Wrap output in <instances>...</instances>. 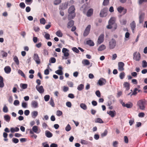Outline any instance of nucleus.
<instances>
[{"label": "nucleus", "instance_id": "603ef678", "mask_svg": "<svg viewBox=\"0 0 147 147\" xmlns=\"http://www.w3.org/2000/svg\"><path fill=\"white\" fill-rule=\"evenodd\" d=\"M50 97V96L49 95H47L45 96L44 97L45 101H48Z\"/></svg>", "mask_w": 147, "mask_h": 147}, {"label": "nucleus", "instance_id": "393cba45", "mask_svg": "<svg viewBox=\"0 0 147 147\" xmlns=\"http://www.w3.org/2000/svg\"><path fill=\"white\" fill-rule=\"evenodd\" d=\"M45 135L48 138H51L53 136L52 133L50 131L47 130L45 131Z\"/></svg>", "mask_w": 147, "mask_h": 147}, {"label": "nucleus", "instance_id": "72a5a7b5", "mask_svg": "<svg viewBox=\"0 0 147 147\" xmlns=\"http://www.w3.org/2000/svg\"><path fill=\"white\" fill-rule=\"evenodd\" d=\"M110 0H104L102 3V5L104 6H107L109 3Z\"/></svg>", "mask_w": 147, "mask_h": 147}, {"label": "nucleus", "instance_id": "79ce46f5", "mask_svg": "<svg viewBox=\"0 0 147 147\" xmlns=\"http://www.w3.org/2000/svg\"><path fill=\"white\" fill-rule=\"evenodd\" d=\"M108 133V131L107 129H105L103 133L101 134V136L102 137H103L107 135Z\"/></svg>", "mask_w": 147, "mask_h": 147}, {"label": "nucleus", "instance_id": "c9c22d12", "mask_svg": "<svg viewBox=\"0 0 147 147\" xmlns=\"http://www.w3.org/2000/svg\"><path fill=\"white\" fill-rule=\"evenodd\" d=\"M32 117L35 118L38 115V112L37 111H34L32 113Z\"/></svg>", "mask_w": 147, "mask_h": 147}, {"label": "nucleus", "instance_id": "0eeeda50", "mask_svg": "<svg viewBox=\"0 0 147 147\" xmlns=\"http://www.w3.org/2000/svg\"><path fill=\"white\" fill-rule=\"evenodd\" d=\"M108 8H105L102 9L100 11V16L101 17H105L107 15V12L108 11Z\"/></svg>", "mask_w": 147, "mask_h": 147}, {"label": "nucleus", "instance_id": "1a4fd4ad", "mask_svg": "<svg viewBox=\"0 0 147 147\" xmlns=\"http://www.w3.org/2000/svg\"><path fill=\"white\" fill-rule=\"evenodd\" d=\"M33 59L35 61L37 64H39L40 63V60L38 54L37 53L34 54Z\"/></svg>", "mask_w": 147, "mask_h": 147}, {"label": "nucleus", "instance_id": "9d476101", "mask_svg": "<svg viewBox=\"0 0 147 147\" xmlns=\"http://www.w3.org/2000/svg\"><path fill=\"white\" fill-rule=\"evenodd\" d=\"M104 35L103 34H101L99 36L97 41V43L100 44L104 41Z\"/></svg>", "mask_w": 147, "mask_h": 147}, {"label": "nucleus", "instance_id": "e433bc0d", "mask_svg": "<svg viewBox=\"0 0 147 147\" xmlns=\"http://www.w3.org/2000/svg\"><path fill=\"white\" fill-rule=\"evenodd\" d=\"M30 134H32V135L31 136V137H34L35 139H36L37 137V136L34 134L33 131L32 130H30Z\"/></svg>", "mask_w": 147, "mask_h": 147}, {"label": "nucleus", "instance_id": "680f3d73", "mask_svg": "<svg viewBox=\"0 0 147 147\" xmlns=\"http://www.w3.org/2000/svg\"><path fill=\"white\" fill-rule=\"evenodd\" d=\"M51 62L52 63H54L56 62V60L54 57H52L50 59Z\"/></svg>", "mask_w": 147, "mask_h": 147}, {"label": "nucleus", "instance_id": "338daca9", "mask_svg": "<svg viewBox=\"0 0 147 147\" xmlns=\"http://www.w3.org/2000/svg\"><path fill=\"white\" fill-rule=\"evenodd\" d=\"M27 104L25 102H23L22 103V107L24 108H26L27 107Z\"/></svg>", "mask_w": 147, "mask_h": 147}, {"label": "nucleus", "instance_id": "f257e3e1", "mask_svg": "<svg viewBox=\"0 0 147 147\" xmlns=\"http://www.w3.org/2000/svg\"><path fill=\"white\" fill-rule=\"evenodd\" d=\"M115 20L116 19L115 17L111 18L109 21L108 25L107 28L109 29L112 28L113 30H116L117 27V25L115 22Z\"/></svg>", "mask_w": 147, "mask_h": 147}, {"label": "nucleus", "instance_id": "c85d7f7f", "mask_svg": "<svg viewBox=\"0 0 147 147\" xmlns=\"http://www.w3.org/2000/svg\"><path fill=\"white\" fill-rule=\"evenodd\" d=\"M86 43L87 45L91 46H94V44L92 41L91 40H87L86 41Z\"/></svg>", "mask_w": 147, "mask_h": 147}, {"label": "nucleus", "instance_id": "dca6fc26", "mask_svg": "<svg viewBox=\"0 0 147 147\" xmlns=\"http://www.w3.org/2000/svg\"><path fill=\"white\" fill-rule=\"evenodd\" d=\"M4 70L5 73L9 74L11 72V67L9 66H7L5 67Z\"/></svg>", "mask_w": 147, "mask_h": 147}, {"label": "nucleus", "instance_id": "f704fd0d", "mask_svg": "<svg viewBox=\"0 0 147 147\" xmlns=\"http://www.w3.org/2000/svg\"><path fill=\"white\" fill-rule=\"evenodd\" d=\"M18 73L24 78H25V76L24 73L20 69H18Z\"/></svg>", "mask_w": 147, "mask_h": 147}, {"label": "nucleus", "instance_id": "0e129e2a", "mask_svg": "<svg viewBox=\"0 0 147 147\" xmlns=\"http://www.w3.org/2000/svg\"><path fill=\"white\" fill-rule=\"evenodd\" d=\"M45 37L47 40H48L50 39V35L48 33H46L45 34Z\"/></svg>", "mask_w": 147, "mask_h": 147}, {"label": "nucleus", "instance_id": "20e7f679", "mask_svg": "<svg viewBox=\"0 0 147 147\" xmlns=\"http://www.w3.org/2000/svg\"><path fill=\"white\" fill-rule=\"evenodd\" d=\"M69 50L67 49L63 48L62 49V52L63 53L64 57H63V58L65 59L68 58V57L69 55L68 53Z\"/></svg>", "mask_w": 147, "mask_h": 147}, {"label": "nucleus", "instance_id": "69168bd1", "mask_svg": "<svg viewBox=\"0 0 147 147\" xmlns=\"http://www.w3.org/2000/svg\"><path fill=\"white\" fill-rule=\"evenodd\" d=\"M144 113L143 112L140 113H139L138 116L139 117H143L144 116Z\"/></svg>", "mask_w": 147, "mask_h": 147}, {"label": "nucleus", "instance_id": "a211bd4d", "mask_svg": "<svg viewBox=\"0 0 147 147\" xmlns=\"http://www.w3.org/2000/svg\"><path fill=\"white\" fill-rule=\"evenodd\" d=\"M130 26L132 31L133 32L134 30L135 29L136 27V24L135 22L133 21L130 24Z\"/></svg>", "mask_w": 147, "mask_h": 147}, {"label": "nucleus", "instance_id": "f8f14e48", "mask_svg": "<svg viewBox=\"0 0 147 147\" xmlns=\"http://www.w3.org/2000/svg\"><path fill=\"white\" fill-rule=\"evenodd\" d=\"M118 69L120 71H122L124 70L123 67L124 66V63L122 62H120L118 63Z\"/></svg>", "mask_w": 147, "mask_h": 147}, {"label": "nucleus", "instance_id": "774afa93", "mask_svg": "<svg viewBox=\"0 0 147 147\" xmlns=\"http://www.w3.org/2000/svg\"><path fill=\"white\" fill-rule=\"evenodd\" d=\"M47 142H45L42 143V145L43 147H49V146L48 144H47Z\"/></svg>", "mask_w": 147, "mask_h": 147}, {"label": "nucleus", "instance_id": "bf43d9fd", "mask_svg": "<svg viewBox=\"0 0 147 147\" xmlns=\"http://www.w3.org/2000/svg\"><path fill=\"white\" fill-rule=\"evenodd\" d=\"M63 114L62 112L60 111H57L56 112V115L58 116H59Z\"/></svg>", "mask_w": 147, "mask_h": 147}, {"label": "nucleus", "instance_id": "b1692460", "mask_svg": "<svg viewBox=\"0 0 147 147\" xmlns=\"http://www.w3.org/2000/svg\"><path fill=\"white\" fill-rule=\"evenodd\" d=\"M107 113L112 117H114L116 114V112L115 111H110L109 112H107Z\"/></svg>", "mask_w": 147, "mask_h": 147}, {"label": "nucleus", "instance_id": "4d7b16f0", "mask_svg": "<svg viewBox=\"0 0 147 147\" xmlns=\"http://www.w3.org/2000/svg\"><path fill=\"white\" fill-rule=\"evenodd\" d=\"M3 111L5 113H7L8 112V108L5 105L4 106L3 108Z\"/></svg>", "mask_w": 147, "mask_h": 147}, {"label": "nucleus", "instance_id": "f03ea898", "mask_svg": "<svg viewBox=\"0 0 147 147\" xmlns=\"http://www.w3.org/2000/svg\"><path fill=\"white\" fill-rule=\"evenodd\" d=\"M75 9L74 5L71 6L69 9L68 12L69 14L68 16V18L69 20L73 19L75 16L76 14L74 13Z\"/></svg>", "mask_w": 147, "mask_h": 147}, {"label": "nucleus", "instance_id": "f3484780", "mask_svg": "<svg viewBox=\"0 0 147 147\" xmlns=\"http://www.w3.org/2000/svg\"><path fill=\"white\" fill-rule=\"evenodd\" d=\"M32 131L33 132H34L36 134H38L40 132V131H38V127L36 125L32 127Z\"/></svg>", "mask_w": 147, "mask_h": 147}, {"label": "nucleus", "instance_id": "5fc2aeb1", "mask_svg": "<svg viewBox=\"0 0 147 147\" xmlns=\"http://www.w3.org/2000/svg\"><path fill=\"white\" fill-rule=\"evenodd\" d=\"M71 129V127L69 124H68L65 127V129L66 131H68Z\"/></svg>", "mask_w": 147, "mask_h": 147}, {"label": "nucleus", "instance_id": "aec40b11", "mask_svg": "<svg viewBox=\"0 0 147 147\" xmlns=\"http://www.w3.org/2000/svg\"><path fill=\"white\" fill-rule=\"evenodd\" d=\"M74 22L73 20H71L69 21L67 25V28H69L71 27L74 25Z\"/></svg>", "mask_w": 147, "mask_h": 147}, {"label": "nucleus", "instance_id": "8fccbe9b", "mask_svg": "<svg viewBox=\"0 0 147 147\" xmlns=\"http://www.w3.org/2000/svg\"><path fill=\"white\" fill-rule=\"evenodd\" d=\"M50 105H51V106L53 107H54L55 106V103L54 102V100L53 99L51 98L50 101Z\"/></svg>", "mask_w": 147, "mask_h": 147}, {"label": "nucleus", "instance_id": "4be33fe9", "mask_svg": "<svg viewBox=\"0 0 147 147\" xmlns=\"http://www.w3.org/2000/svg\"><path fill=\"white\" fill-rule=\"evenodd\" d=\"M123 86L127 90H129L130 88V84L127 82H125L123 84Z\"/></svg>", "mask_w": 147, "mask_h": 147}, {"label": "nucleus", "instance_id": "58836bf2", "mask_svg": "<svg viewBox=\"0 0 147 147\" xmlns=\"http://www.w3.org/2000/svg\"><path fill=\"white\" fill-rule=\"evenodd\" d=\"M4 118L7 121H9L10 119V117L8 115H6L4 116Z\"/></svg>", "mask_w": 147, "mask_h": 147}, {"label": "nucleus", "instance_id": "ddd939ff", "mask_svg": "<svg viewBox=\"0 0 147 147\" xmlns=\"http://www.w3.org/2000/svg\"><path fill=\"white\" fill-rule=\"evenodd\" d=\"M37 90L40 93H42L44 92V89L42 86H40L38 87V85H37L36 87Z\"/></svg>", "mask_w": 147, "mask_h": 147}, {"label": "nucleus", "instance_id": "e2e57ef3", "mask_svg": "<svg viewBox=\"0 0 147 147\" xmlns=\"http://www.w3.org/2000/svg\"><path fill=\"white\" fill-rule=\"evenodd\" d=\"M73 51L75 52L78 53L79 52V51L76 47H74L72 48Z\"/></svg>", "mask_w": 147, "mask_h": 147}, {"label": "nucleus", "instance_id": "2eb2a0df", "mask_svg": "<svg viewBox=\"0 0 147 147\" xmlns=\"http://www.w3.org/2000/svg\"><path fill=\"white\" fill-rule=\"evenodd\" d=\"M31 106L34 108H36L38 107V103L37 101L33 100L31 102Z\"/></svg>", "mask_w": 147, "mask_h": 147}, {"label": "nucleus", "instance_id": "3c124183", "mask_svg": "<svg viewBox=\"0 0 147 147\" xmlns=\"http://www.w3.org/2000/svg\"><path fill=\"white\" fill-rule=\"evenodd\" d=\"M125 76V74L124 72L121 73L119 75V77L121 79H123Z\"/></svg>", "mask_w": 147, "mask_h": 147}, {"label": "nucleus", "instance_id": "6ab92c4d", "mask_svg": "<svg viewBox=\"0 0 147 147\" xmlns=\"http://www.w3.org/2000/svg\"><path fill=\"white\" fill-rule=\"evenodd\" d=\"M122 105L123 107H126L127 108H131L133 106V104L131 103H130V104H127V103L126 104H125V103L123 102L122 104Z\"/></svg>", "mask_w": 147, "mask_h": 147}, {"label": "nucleus", "instance_id": "a878e982", "mask_svg": "<svg viewBox=\"0 0 147 147\" xmlns=\"http://www.w3.org/2000/svg\"><path fill=\"white\" fill-rule=\"evenodd\" d=\"M19 129L18 127H16L15 128L11 127L10 129V131L12 133H14L15 132H17L19 131Z\"/></svg>", "mask_w": 147, "mask_h": 147}, {"label": "nucleus", "instance_id": "9b49d317", "mask_svg": "<svg viewBox=\"0 0 147 147\" xmlns=\"http://www.w3.org/2000/svg\"><path fill=\"white\" fill-rule=\"evenodd\" d=\"M107 82L106 80L103 78H101L98 80L97 84L101 86L105 85Z\"/></svg>", "mask_w": 147, "mask_h": 147}, {"label": "nucleus", "instance_id": "412c9836", "mask_svg": "<svg viewBox=\"0 0 147 147\" xmlns=\"http://www.w3.org/2000/svg\"><path fill=\"white\" fill-rule=\"evenodd\" d=\"M93 10L91 8L88 10L87 13L86 15L88 17L90 16L93 14Z\"/></svg>", "mask_w": 147, "mask_h": 147}, {"label": "nucleus", "instance_id": "49530a36", "mask_svg": "<svg viewBox=\"0 0 147 147\" xmlns=\"http://www.w3.org/2000/svg\"><path fill=\"white\" fill-rule=\"evenodd\" d=\"M12 141L13 142L16 144L18 142L19 140L16 138H13L12 139Z\"/></svg>", "mask_w": 147, "mask_h": 147}, {"label": "nucleus", "instance_id": "a19ab883", "mask_svg": "<svg viewBox=\"0 0 147 147\" xmlns=\"http://www.w3.org/2000/svg\"><path fill=\"white\" fill-rule=\"evenodd\" d=\"M138 90V89L137 88H135L133 92V93L131 95V96L132 95H136L137 94L138 92L137 91Z\"/></svg>", "mask_w": 147, "mask_h": 147}, {"label": "nucleus", "instance_id": "052dcab7", "mask_svg": "<svg viewBox=\"0 0 147 147\" xmlns=\"http://www.w3.org/2000/svg\"><path fill=\"white\" fill-rule=\"evenodd\" d=\"M96 94L98 97H100L101 96V94L99 90H97L96 92Z\"/></svg>", "mask_w": 147, "mask_h": 147}, {"label": "nucleus", "instance_id": "39448f33", "mask_svg": "<svg viewBox=\"0 0 147 147\" xmlns=\"http://www.w3.org/2000/svg\"><path fill=\"white\" fill-rule=\"evenodd\" d=\"M133 59L137 61H139L141 59L140 54L139 52H135L133 54Z\"/></svg>", "mask_w": 147, "mask_h": 147}, {"label": "nucleus", "instance_id": "de8ad7c7", "mask_svg": "<svg viewBox=\"0 0 147 147\" xmlns=\"http://www.w3.org/2000/svg\"><path fill=\"white\" fill-rule=\"evenodd\" d=\"M61 2V0H55L54 2V4L55 5H57L60 3Z\"/></svg>", "mask_w": 147, "mask_h": 147}, {"label": "nucleus", "instance_id": "bb28decb", "mask_svg": "<svg viewBox=\"0 0 147 147\" xmlns=\"http://www.w3.org/2000/svg\"><path fill=\"white\" fill-rule=\"evenodd\" d=\"M106 48V46L105 45H102L98 48V50L99 51H101L105 49Z\"/></svg>", "mask_w": 147, "mask_h": 147}, {"label": "nucleus", "instance_id": "c756f323", "mask_svg": "<svg viewBox=\"0 0 147 147\" xmlns=\"http://www.w3.org/2000/svg\"><path fill=\"white\" fill-rule=\"evenodd\" d=\"M56 35L59 37H62L63 36V34L61 30H59L56 33Z\"/></svg>", "mask_w": 147, "mask_h": 147}, {"label": "nucleus", "instance_id": "4c0bfd02", "mask_svg": "<svg viewBox=\"0 0 147 147\" xmlns=\"http://www.w3.org/2000/svg\"><path fill=\"white\" fill-rule=\"evenodd\" d=\"M84 88V85L83 84H80L78 86L77 89L79 91L82 90Z\"/></svg>", "mask_w": 147, "mask_h": 147}, {"label": "nucleus", "instance_id": "c03bdc74", "mask_svg": "<svg viewBox=\"0 0 147 147\" xmlns=\"http://www.w3.org/2000/svg\"><path fill=\"white\" fill-rule=\"evenodd\" d=\"M142 67L144 68H145L147 67V62L145 60L142 61Z\"/></svg>", "mask_w": 147, "mask_h": 147}, {"label": "nucleus", "instance_id": "423d86ee", "mask_svg": "<svg viewBox=\"0 0 147 147\" xmlns=\"http://www.w3.org/2000/svg\"><path fill=\"white\" fill-rule=\"evenodd\" d=\"M116 45V40L113 39H111L109 42V48L110 49H113L115 47Z\"/></svg>", "mask_w": 147, "mask_h": 147}, {"label": "nucleus", "instance_id": "6e6d98bb", "mask_svg": "<svg viewBox=\"0 0 147 147\" xmlns=\"http://www.w3.org/2000/svg\"><path fill=\"white\" fill-rule=\"evenodd\" d=\"M40 23L42 24H45V20L44 18H42L40 20Z\"/></svg>", "mask_w": 147, "mask_h": 147}, {"label": "nucleus", "instance_id": "cd10ccee", "mask_svg": "<svg viewBox=\"0 0 147 147\" xmlns=\"http://www.w3.org/2000/svg\"><path fill=\"white\" fill-rule=\"evenodd\" d=\"M13 60L16 63L17 65H18L19 64V61L18 57L16 56H15L13 57Z\"/></svg>", "mask_w": 147, "mask_h": 147}, {"label": "nucleus", "instance_id": "473e14b6", "mask_svg": "<svg viewBox=\"0 0 147 147\" xmlns=\"http://www.w3.org/2000/svg\"><path fill=\"white\" fill-rule=\"evenodd\" d=\"M80 107L84 110H86L87 108V106L84 103H81L80 104Z\"/></svg>", "mask_w": 147, "mask_h": 147}, {"label": "nucleus", "instance_id": "6e6552de", "mask_svg": "<svg viewBox=\"0 0 147 147\" xmlns=\"http://www.w3.org/2000/svg\"><path fill=\"white\" fill-rule=\"evenodd\" d=\"M91 28V25H88L84 31L83 36H87L89 34Z\"/></svg>", "mask_w": 147, "mask_h": 147}, {"label": "nucleus", "instance_id": "ea45409f", "mask_svg": "<svg viewBox=\"0 0 147 147\" xmlns=\"http://www.w3.org/2000/svg\"><path fill=\"white\" fill-rule=\"evenodd\" d=\"M95 122L96 123H103V121L100 118H98L96 119Z\"/></svg>", "mask_w": 147, "mask_h": 147}, {"label": "nucleus", "instance_id": "864d4df0", "mask_svg": "<svg viewBox=\"0 0 147 147\" xmlns=\"http://www.w3.org/2000/svg\"><path fill=\"white\" fill-rule=\"evenodd\" d=\"M147 2V0H138V4L140 5L142 4L143 3H146Z\"/></svg>", "mask_w": 147, "mask_h": 147}, {"label": "nucleus", "instance_id": "a18cd8bd", "mask_svg": "<svg viewBox=\"0 0 147 147\" xmlns=\"http://www.w3.org/2000/svg\"><path fill=\"white\" fill-rule=\"evenodd\" d=\"M74 3V1L73 0H71L69 2H68L65 3V5L66 4L67 7L68 5H71L73 4Z\"/></svg>", "mask_w": 147, "mask_h": 147}, {"label": "nucleus", "instance_id": "7c9ffc66", "mask_svg": "<svg viewBox=\"0 0 147 147\" xmlns=\"http://www.w3.org/2000/svg\"><path fill=\"white\" fill-rule=\"evenodd\" d=\"M55 73L59 75H62L63 74V72L61 70L58 69L56 71Z\"/></svg>", "mask_w": 147, "mask_h": 147}, {"label": "nucleus", "instance_id": "7ed1b4c3", "mask_svg": "<svg viewBox=\"0 0 147 147\" xmlns=\"http://www.w3.org/2000/svg\"><path fill=\"white\" fill-rule=\"evenodd\" d=\"M137 105L141 110H144L145 108V102L142 100H139L137 102Z\"/></svg>", "mask_w": 147, "mask_h": 147}, {"label": "nucleus", "instance_id": "4468645a", "mask_svg": "<svg viewBox=\"0 0 147 147\" xmlns=\"http://www.w3.org/2000/svg\"><path fill=\"white\" fill-rule=\"evenodd\" d=\"M144 16L145 14L144 13H142L140 15L139 17V23H141L143 22Z\"/></svg>", "mask_w": 147, "mask_h": 147}, {"label": "nucleus", "instance_id": "37998d69", "mask_svg": "<svg viewBox=\"0 0 147 147\" xmlns=\"http://www.w3.org/2000/svg\"><path fill=\"white\" fill-rule=\"evenodd\" d=\"M124 8L120 6L117 8V10L119 13H121L124 9Z\"/></svg>", "mask_w": 147, "mask_h": 147}, {"label": "nucleus", "instance_id": "09e8293b", "mask_svg": "<svg viewBox=\"0 0 147 147\" xmlns=\"http://www.w3.org/2000/svg\"><path fill=\"white\" fill-rule=\"evenodd\" d=\"M81 143L82 144L87 145L88 144V142L84 140H81Z\"/></svg>", "mask_w": 147, "mask_h": 147}, {"label": "nucleus", "instance_id": "2f4dec72", "mask_svg": "<svg viewBox=\"0 0 147 147\" xmlns=\"http://www.w3.org/2000/svg\"><path fill=\"white\" fill-rule=\"evenodd\" d=\"M20 86L22 89H25L27 88L28 85L26 84H20Z\"/></svg>", "mask_w": 147, "mask_h": 147}, {"label": "nucleus", "instance_id": "13d9d810", "mask_svg": "<svg viewBox=\"0 0 147 147\" xmlns=\"http://www.w3.org/2000/svg\"><path fill=\"white\" fill-rule=\"evenodd\" d=\"M19 5L20 7L22 9H24L25 7V5L24 2L21 3Z\"/></svg>", "mask_w": 147, "mask_h": 147}, {"label": "nucleus", "instance_id": "5701e85b", "mask_svg": "<svg viewBox=\"0 0 147 147\" xmlns=\"http://www.w3.org/2000/svg\"><path fill=\"white\" fill-rule=\"evenodd\" d=\"M82 63L84 65H88L90 64V62L89 61L85 59L83 60L82 61Z\"/></svg>", "mask_w": 147, "mask_h": 147}]
</instances>
